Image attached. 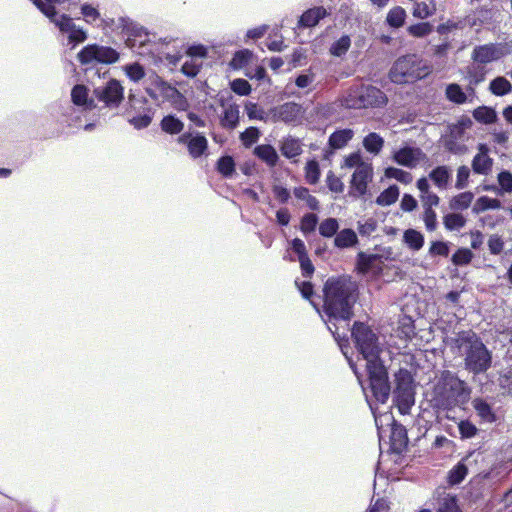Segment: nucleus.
Returning a JSON list of instances; mask_svg holds the SVG:
<instances>
[{"label": "nucleus", "instance_id": "nucleus-64", "mask_svg": "<svg viewBox=\"0 0 512 512\" xmlns=\"http://www.w3.org/2000/svg\"><path fill=\"white\" fill-rule=\"evenodd\" d=\"M498 182L504 192H512V173L502 171L498 174Z\"/></svg>", "mask_w": 512, "mask_h": 512}, {"label": "nucleus", "instance_id": "nucleus-43", "mask_svg": "<svg viewBox=\"0 0 512 512\" xmlns=\"http://www.w3.org/2000/svg\"><path fill=\"white\" fill-rule=\"evenodd\" d=\"M436 10L433 2H417L413 8V16L419 19H426L431 16Z\"/></svg>", "mask_w": 512, "mask_h": 512}, {"label": "nucleus", "instance_id": "nucleus-39", "mask_svg": "<svg viewBox=\"0 0 512 512\" xmlns=\"http://www.w3.org/2000/svg\"><path fill=\"white\" fill-rule=\"evenodd\" d=\"M473 117L481 123L490 124L496 121V112L489 107H478L473 112Z\"/></svg>", "mask_w": 512, "mask_h": 512}, {"label": "nucleus", "instance_id": "nucleus-4", "mask_svg": "<svg viewBox=\"0 0 512 512\" xmlns=\"http://www.w3.org/2000/svg\"><path fill=\"white\" fill-rule=\"evenodd\" d=\"M455 346L464 358L465 369L475 375L486 372L492 365V353L472 331H462L454 339Z\"/></svg>", "mask_w": 512, "mask_h": 512}, {"label": "nucleus", "instance_id": "nucleus-49", "mask_svg": "<svg viewBox=\"0 0 512 512\" xmlns=\"http://www.w3.org/2000/svg\"><path fill=\"white\" fill-rule=\"evenodd\" d=\"M396 388L395 390L413 389V379L407 370H399L395 375Z\"/></svg>", "mask_w": 512, "mask_h": 512}, {"label": "nucleus", "instance_id": "nucleus-22", "mask_svg": "<svg viewBox=\"0 0 512 512\" xmlns=\"http://www.w3.org/2000/svg\"><path fill=\"white\" fill-rule=\"evenodd\" d=\"M254 154L270 167L275 166L279 160V156L275 148L268 144L256 146L254 149Z\"/></svg>", "mask_w": 512, "mask_h": 512}, {"label": "nucleus", "instance_id": "nucleus-24", "mask_svg": "<svg viewBox=\"0 0 512 512\" xmlns=\"http://www.w3.org/2000/svg\"><path fill=\"white\" fill-rule=\"evenodd\" d=\"M208 148V141L205 136L196 134L188 141V151L191 157L198 158L202 156Z\"/></svg>", "mask_w": 512, "mask_h": 512}, {"label": "nucleus", "instance_id": "nucleus-20", "mask_svg": "<svg viewBox=\"0 0 512 512\" xmlns=\"http://www.w3.org/2000/svg\"><path fill=\"white\" fill-rule=\"evenodd\" d=\"M275 115L285 123H294L301 115V107L296 103H285L277 109Z\"/></svg>", "mask_w": 512, "mask_h": 512}, {"label": "nucleus", "instance_id": "nucleus-57", "mask_svg": "<svg viewBox=\"0 0 512 512\" xmlns=\"http://www.w3.org/2000/svg\"><path fill=\"white\" fill-rule=\"evenodd\" d=\"M231 89L238 95L246 96L251 92V85L245 79H235L231 82Z\"/></svg>", "mask_w": 512, "mask_h": 512}, {"label": "nucleus", "instance_id": "nucleus-38", "mask_svg": "<svg viewBox=\"0 0 512 512\" xmlns=\"http://www.w3.org/2000/svg\"><path fill=\"white\" fill-rule=\"evenodd\" d=\"M406 19V11L402 7H394L392 8L388 14H387V23L394 27L399 28L401 27Z\"/></svg>", "mask_w": 512, "mask_h": 512}, {"label": "nucleus", "instance_id": "nucleus-8", "mask_svg": "<svg viewBox=\"0 0 512 512\" xmlns=\"http://www.w3.org/2000/svg\"><path fill=\"white\" fill-rule=\"evenodd\" d=\"M512 53V41L490 43L474 47L471 59L473 62L486 65Z\"/></svg>", "mask_w": 512, "mask_h": 512}, {"label": "nucleus", "instance_id": "nucleus-18", "mask_svg": "<svg viewBox=\"0 0 512 512\" xmlns=\"http://www.w3.org/2000/svg\"><path fill=\"white\" fill-rule=\"evenodd\" d=\"M487 70L484 65L473 62L466 69V79L468 80L467 90L474 93V86L485 80Z\"/></svg>", "mask_w": 512, "mask_h": 512}, {"label": "nucleus", "instance_id": "nucleus-56", "mask_svg": "<svg viewBox=\"0 0 512 512\" xmlns=\"http://www.w3.org/2000/svg\"><path fill=\"white\" fill-rule=\"evenodd\" d=\"M458 429L461 435V438H472L477 434V427L468 420H462L458 423Z\"/></svg>", "mask_w": 512, "mask_h": 512}, {"label": "nucleus", "instance_id": "nucleus-9", "mask_svg": "<svg viewBox=\"0 0 512 512\" xmlns=\"http://www.w3.org/2000/svg\"><path fill=\"white\" fill-rule=\"evenodd\" d=\"M93 93L98 101L110 109L118 108L124 99V87L116 79H110L105 85L96 87Z\"/></svg>", "mask_w": 512, "mask_h": 512}, {"label": "nucleus", "instance_id": "nucleus-7", "mask_svg": "<svg viewBox=\"0 0 512 512\" xmlns=\"http://www.w3.org/2000/svg\"><path fill=\"white\" fill-rule=\"evenodd\" d=\"M118 59L119 53L115 49L98 44L87 45L78 53V60L83 65L93 63L113 64Z\"/></svg>", "mask_w": 512, "mask_h": 512}, {"label": "nucleus", "instance_id": "nucleus-29", "mask_svg": "<svg viewBox=\"0 0 512 512\" xmlns=\"http://www.w3.org/2000/svg\"><path fill=\"white\" fill-rule=\"evenodd\" d=\"M500 208L501 201L499 199L481 196L476 200L473 206V212L478 214L486 210H496Z\"/></svg>", "mask_w": 512, "mask_h": 512}, {"label": "nucleus", "instance_id": "nucleus-58", "mask_svg": "<svg viewBox=\"0 0 512 512\" xmlns=\"http://www.w3.org/2000/svg\"><path fill=\"white\" fill-rule=\"evenodd\" d=\"M245 110L249 119L253 120H264L265 119V111L261 109L256 103L247 102L245 105Z\"/></svg>", "mask_w": 512, "mask_h": 512}, {"label": "nucleus", "instance_id": "nucleus-47", "mask_svg": "<svg viewBox=\"0 0 512 512\" xmlns=\"http://www.w3.org/2000/svg\"><path fill=\"white\" fill-rule=\"evenodd\" d=\"M438 512H461L457 499L450 494L445 495L439 502Z\"/></svg>", "mask_w": 512, "mask_h": 512}, {"label": "nucleus", "instance_id": "nucleus-37", "mask_svg": "<svg viewBox=\"0 0 512 512\" xmlns=\"http://www.w3.org/2000/svg\"><path fill=\"white\" fill-rule=\"evenodd\" d=\"M511 83L502 76L496 77L490 83V91L497 96H503L511 92Z\"/></svg>", "mask_w": 512, "mask_h": 512}, {"label": "nucleus", "instance_id": "nucleus-52", "mask_svg": "<svg viewBox=\"0 0 512 512\" xmlns=\"http://www.w3.org/2000/svg\"><path fill=\"white\" fill-rule=\"evenodd\" d=\"M468 473L467 467L462 463H458L449 473V482L453 485L459 484Z\"/></svg>", "mask_w": 512, "mask_h": 512}, {"label": "nucleus", "instance_id": "nucleus-3", "mask_svg": "<svg viewBox=\"0 0 512 512\" xmlns=\"http://www.w3.org/2000/svg\"><path fill=\"white\" fill-rule=\"evenodd\" d=\"M471 389L451 371H443L435 383L431 403L438 412H445V417L451 419L449 411L466 404L470 398Z\"/></svg>", "mask_w": 512, "mask_h": 512}, {"label": "nucleus", "instance_id": "nucleus-10", "mask_svg": "<svg viewBox=\"0 0 512 512\" xmlns=\"http://www.w3.org/2000/svg\"><path fill=\"white\" fill-rule=\"evenodd\" d=\"M126 44L138 54L144 55L149 52L146 47L150 43L148 32L138 24H130L126 27Z\"/></svg>", "mask_w": 512, "mask_h": 512}, {"label": "nucleus", "instance_id": "nucleus-31", "mask_svg": "<svg viewBox=\"0 0 512 512\" xmlns=\"http://www.w3.org/2000/svg\"><path fill=\"white\" fill-rule=\"evenodd\" d=\"M364 148L375 155L379 154L384 146V139L377 133H369L363 140Z\"/></svg>", "mask_w": 512, "mask_h": 512}, {"label": "nucleus", "instance_id": "nucleus-19", "mask_svg": "<svg viewBox=\"0 0 512 512\" xmlns=\"http://www.w3.org/2000/svg\"><path fill=\"white\" fill-rule=\"evenodd\" d=\"M492 159L488 156L486 148L481 145L480 152L476 154L472 161L473 171L477 174L487 175L492 168Z\"/></svg>", "mask_w": 512, "mask_h": 512}, {"label": "nucleus", "instance_id": "nucleus-54", "mask_svg": "<svg viewBox=\"0 0 512 512\" xmlns=\"http://www.w3.org/2000/svg\"><path fill=\"white\" fill-rule=\"evenodd\" d=\"M318 217L316 214H305L301 219L300 229L303 233L313 232L317 226Z\"/></svg>", "mask_w": 512, "mask_h": 512}, {"label": "nucleus", "instance_id": "nucleus-25", "mask_svg": "<svg viewBox=\"0 0 512 512\" xmlns=\"http://www.w3.org/2000/svg\"><path fill=\"white\" fill-rule=\"evenodd\" d=\"M352 129H342L333 132L329 137V145L333 149H341L353 138Z\"/></svg>", "mask_w": 512, "mask_h": 512}, {"label": "nucleus", "instance_id": "nucleus-5", "mask_svg": "<svg viewBox=\"0 0 512 512\" xmlns=\"http://www.w3.org/2000/svg\"><path fill=\"white\" fill-rule=\"evenodd\" d=\"M431 72L430 66L416 55H406L399 58L390 70V79L397 84L413 82L422 79Z\"/></svg>", "mask_w": 512, "mask_h": 512}, {"label": "nucleus", "instance_id": "nucleus-53", "mask_svg": "<svg viewBox=\"0 0 512 512\" xmlns=\"http://www.w3.org/2000/svg\"><path fill=\"white\" fill-rule=\"evenodd\" d=\"M408 32L414 37H425L432 32V25L428 22L414 24L408 27Z\"/></svg>", "mask_w": 512, "mask_h": 512}, {"label": "nucleus", "instance_id": "nucleus-51", "mask_svg": "<svg viewBox=\"0 0 512 512\" xmlns=\"http://www.w3.org/2000/svg\"><path fill=\"white\" fill-rule=\"evenodd\" d=\"M251 58L252 53L249 50H241L234 54L230 64L234 69H240L246 66Z\"/></svg>", "mask_w": 512, "mask_h": 512}, {"label": "nucleus", "instance_id": "nucleus-48", "mask_svg": "<svg viewBox=\"0 0 512 512\" xmlns=\"http://www.w3.org/2000/svg\"><path fill=\"white\" fill-rule=\"evenodd\" d=\"M305 178L309 184H316L320 178L319 164L316 160H310L305 167Z\"/></svg>", "mask_w": 512, "mask_h": 512}, {"label": "nucleus", "instance_id": "nucleus-27", "mask_svg": "<svg viewBox=\"0 0 512 512\" xmlns=\"http://www.w3.org/2000/svg\"><path fill=\"white\" fill-rule=\"evenodd\" d=\"M325 15L326 10L323 7L310 9L300 17L299 24L304 27H313L320 19L324 18Z\"/></svg>", "mask_w": 512, "mask_h": 512}, {"label": "nucleus", "instance_id": "nucleus-26", "mask_svg": "<svg viewBox=\"0 0 512 512\" xmlns=\"http://www.w3.org/2000/svg\"><path fill=\"white\" fill-rule=\"evenodd\" d=\"M281 153L286 158H294L302 153V144L296 138L288 137L285 138L280 146Z\"/></svg>", "mask_w": 512, "mask_h": 512}, {"label": "nucleus", "instance_id": "nucleus-6", "mask_svg": "<svg viewBox=\"0 0 512 512\" xmlns=\"http://www.w3.org/2000/svg\"><path fill=\"white\" fill-rule=\"evenodd\" d=\"M387 96L378 88L361 85L350 88L343 98V105L349 109L378 108L387 104Z\"/></svg>", "mask_w": 512, "mask_h": 512}, {"label": "nucleus", "instance_id": "nucleus-61", "mask_svg": "<svg viewBox=\"0 0 512 512\" xmlns=\"http://www.w3.org/2000/svg\"><path fill=\"white\" fill-rule=\"evenodd\" d=\"M472 253L468 249H459L452 256V262L455 265H466L472 259Z\"/></svg>", "mask_w": 512, "mask_h": 512}, {"label": "nucleus", "instance_id": "nucleus-28", "mask_svg": "<svg viewBox=\"0 0 512 512\" xmlns=\"http://www.w3.org/2000/svg\"><path fill=\"white\" fill-rule=\"evenodd\" d=\"M403 241L410 249L418 251L424 245V236L415 229H407L403 234Z\"/></svg>", "mask_w": 512, "mask_h": 512}, {"label": "nucleus", "instance_id": "nucleus-55", "mask_svg": "<svg viewBox=\"0 0 512 512\" xmlns=\"http://www.w3.org/2000/svg\"><path fill=\"white\" fill-rule=\"evenodd\" d=\"M259 137L260 131L256 127H249L240 135V139L246 147L257 142Z\"/></svg>", "mask_w": 512, "mask_h": 512}, {"label": "nucleus", "instance_id": "nucleus-33", "mask_svg": "<svg viewBox=\"0 0 512 512\" xmlns=\"http://www.w3.org/2000/svg\"><path fill=\"white\" fill-rule=\"evenodd\" d=\"M399 194V188L396 185H391L380 193L376 203L380 206H389L397 201Z\"/></svg>", "mask_w": 512, "mask_h": 512}, {"label": "nucleus", "instance_id": "nucleus-1", "mask_svg": "<svg viewBox=\"0 0 512 512\" xmlns=\"http://www.w3.org/2000/svg\"><path fill=\"white\" fill-rule=\"evenodd\" d=\"M355 346L365 361L369 386L373 397L379 403H385L390 394L387 371L380 360L382 347L378 336L364 323L355 322L352 328Z\"/></svg>", "mask_w": 512, "mask_h": 512}, {"label": "nucleus", "instance_id": "nucleus-13", "mask_svg": "<svg viewBox=\"0 0 512 512\" xmlns=\"http://www.w3.org/2000/svg\"><path fill=\"white\" fill-rule=\"evenodd\" d=\"M52 22L60 29V31L69 34L68 38L70 42L82 43L87 38L86 32L83 29L76 27L72 19L67 15L63 14L60 15L59 18H53Z\"/></svg>", "mask_w": 512, "mask_h": 512}, {"label": "nucleus", "instance_id": "nucleus-60", "mask_svg": "<svg viewBox=\"0 0 512 512\" xmlns=\"http://www.w3.org/2000/svg\"><path fill=\"white\" fill-rule=\"evenodd\" d=\"M366 164H368V162L363 161L360 153L356 152V153H351L345 157L344 164L342 165V167L355 168V170H356L360 167V165H366Z\"/></svg>", "mask_w": 512, "mask_h": 512}, {"label": "nucleus", "instance_id": "nucleus-50", "mask_svg": "<svg viewBox=\"0 0 512 512\" xmlns=\"http://www.w3.org/2000/svg\"><path fill=\"white\" fill-rule=\"evenodd\" d=\"M338 228L339 224L335 218H327L321 222L319 226V233L323 237H332L336 234Z\"/></svg>", "mask_w": 512, "mask_h": 512}, {"label": "nucleus", "instance_id": "nucleus-36", "mask_svg": "<svg viewBox=\"0 0 512 512\" xmlns=\"http://www.w3.org/2000/svg\"><path fill=\"white\" fill-rule=\"evenodd\" d=\"M446 97L449 101L456 104H463L467 101V95L462 90L460 85L456 83L449 84L445 91Z\"/></svg>", "mask_w": 512, "mask_h": 512}, {"label": "nucleus", "instance_id": "nucleus-59", "mask_svg": "<svg viewBox=\"0 0 512 512\" xmlns=\"http://www.w3.org/2000/svg\"><path fill=\"white\" fill-rule=\"evenodd\" d=\"M377 222L376 220L369 218L358 222V231L362 236H370L372 233L376 231Z\"/></svg>", "mask_w": 512, "mask_h": 512}, {"label": "nucleus", "instance_id": "nucleus-11", "mask_svg": "<svg viewBox=\"0 0 512 512\" xmlns=\"http://www.w3.org/2000/svg\"><path fill=\"white\" fill-rule=\"evenodd\" d=\"M426 159V154L418 147H403L393 154V160L402 166L413 169Z\"/></svg>", "mask_w": 512, "mask_h": 512}, {"label": "nucleus", "instance_id": "nucleus-40", "mask_svg": "<svg viewBox=\"0 0 512 512\" xmlns=\"http://www.w3.org/2000/svg\"><path fill=\"white\" fill-rule=\"evenodd\" d=\"M473 198L474 195L471 192L460 193L451 200L450 207L455 210L467 209L472 203Z\"/></svg>", "mask_w": 512, "mask_h": 512}, {"label": "nucleus", "instance_id": "nucleus-2", "mask_svg": "<svg viewBox=\"0 0 512 512\" xmlns=\"http://www.w3.org/2000/svg\"><path fill=\"white\" fill-rule=\"evenodd\" d=\"M356 285L350 279L339 277L328 279L324 286L323 309L329 322L348 321L356 302Z\"/></svg>", "mask_w": 512, "mask_h": 512}, {"label": "nucleus", "instance_id": "nucleus-16", "mask_svg": "<svg viewBox=\"0 0 512 512\" xmlns=\"http://www.w3.org/2000/svg\"><path fill=\"white\" fill-rule=\"evenodd\" d=\"M71 100L73 104L87 110H91L96 106L93 98L89 97V89L82 84H77L72 88Z\"/></svg>", "mask_w": 512, "mask_h": 512}, {"label": "nucleus", "instance_id": "nucleus-35", "mask_svg": "<svg viewBox=\"0 0 512 512\" xmlns=\"http://www.w3.org/2000/svg\"><path fill=\"white\" fill-rule=\"evenodd\" d=\"M122 70L129 80L135 83H138L146 75L144 67L137 62L124 65Z\"/></svg>", "mask_w": 512, "mask_h": 512}, {"label": "nucleus", "instance_id": "nucleus-12", "mask_svg": "<svg viewBox=\"0 0 512 512\" xmlns=\"http://www.w3.org/2000/svg\"><path fill=\"white\" fill-rule=\"evenodd\" d=\"M373 168L370 163L360 165L352 175L351 188L354 195L363 196L367 191L368 183L372 180Z\"/></svg>", "mask_w": 512, "mask_h": 512}, {"label": "nucleus", "instance_id": "nucleus-23", "mask_svg": "<svg viewBox=\"0 0 512 512\" xmlns=\"http://www.w3.org/2000/svg\"><path fill=\"white\" fill-rule=\"evenodd\" d=\"M394 394L400 412L402 414L408 413L415 402L414 389L395 390Z\"/></svg>", "mask_w": 512, "mask_h": 512}, {"label": "nucleus", "instance_id": "nucleus-62", "mask_svg": "<svg viewBox=\"0 0 512 512\" xmlns=\"http://www.w3.org/2000/svg\"><path fill=\"white\" fill-rule=\"evenodd\" d=\"M470 170L467 166H460L457 170L456 184L457 189H463L468 185Z\"/></svg>", "mask_w": 512, "mask_h": 512}, {"label": "nucleus", "instance_id": "nucleus-45", "mask_svg": "<svg viewBox=\"0 0 512 512\" xmlns=\"http://www.w3.org/2000/svg\"><path fill=\"white\" fill-rule=\"evenodd\" d=\"M351 46L350 37L343 35L337 41H335L330 47V53L334 56L340 57L349 50Z\"/></svg>", "mask_w": 512, "mask_h": 512}, {"label": "nucleus", "instance_id": "nucleus-17", "mask_svg": "<svg viewBox=\"0 0 512 512\" xmlns=\"http://www.w3.org/2000/svg\"><path fill=\"white\" fill-rule=\"evenodd\" d=\"M472 407L482 422L494 423L497 421L498 417L496 412L492 406L483 398H474L472 400Z\"/></svg>", "mask_w": 512, "mask_h": 512}, {"label": "nucleus", "instance_id": "nucleus-14", "mask_svg": "<svg viewBox=\"0 0 512 512\" xmlns=\"http://www.w3.org/2000/svg\"><path fill=\"white\" fill-rule=\"evenodd\" d=\"M381 257L375 254H366L360 252L358 254L357 268L363 274L378 273L381 270Z\"/></svg>", "mask_w": 512, "mask_h": 512}, {"label": "nucleus", "instance_id": "nucleus-44", "mask_svg": "<svg viewBox=\"0 0 512 512\" xmlns=\"http://www.w3.org/2000/svg\"><path fill=\"white\" fill-rule=\"evenodd\" d=\"M293 193L296 198L304 200L311 210H317L319 208L318 200L309 193L307 188L297 187L294 189Z\"/></svg>", "mask_w": 512, "mask_h": 512}, {"label": "nucleus", "instance_id": "nucleus-15", "mask_svg": "<svg viewBox=\"0 0 512 512\" xmlns=\"http://www.w3.org/2000/svg\"><path fill=\"white\" fill-rule=\"evenodd\" d=\"M223 113L220 117V124L225 129H234L239 123L240 110L235 103L222 104Z\"/></svg>", "mask_w": 512, "mask_h": 512}, {"label": "nucleus", "instance_id": "nucleus-21", "mask_svg": "<svg viewBox=\"0 0 512 512\" xmlns=\"http://www.w3.org/2000/svg\"><path fill=\"white\" fill-rule=\"evenodd\" d=\"M452 177V171L448 166L442 165L429 173V178L439 189H446Z\"/></svg>", "mask_w": 512, "mask_h": 512}, {"label": "nucleus", "instance_id": "nucleus-46", "mask_svg": "<svg viewBox=\"0 0 512 512\" xmlns=\"http://www.w3.org/2000/svg\"><path fill=\"white\" fill-rule=\"evenodd\" d=\"M466 224V219L457 213H451L444 217V226L448 230H459Z\"/></svg>", "mask_w": 512, "mask_h": 512}, {"label": "nucleus", "instance_id": "nucleus-30", "mask_svg": "<svg viewBox=\"0 0 512 512\" xmlns=\"http://www.w3.org/2000/svg\"><path fill=\"white\" fill-rule=\"evenodd\" d=\"M334 243L338 248L352 247L357 243V235L352 229H343L336 235Z\"/></svg>", "mask_w": 512, "mask_h": 512}, {"label": "nucleus", "instance_id": "nucleus-32", "mask_svg": "<svg viewBox=\"0 0 512 512\" xmlns=\"http://www.w3.org/2000/svg\"><path fill=\"white\" fill-rule=\"evenodd\" d=\"M161 128L168 134H179L184 128V123L173 115H167L161 121Z\"/></svg>", "mask_w": 512, "mask_h": 512}, {"label": "nucleus", "instance_id": "nucleus-63", "mask_svg": "<svg viewBox=\"0 0 512 512\" xmlns=\"http://www.w3.org/2000/svg\"><path fill=\"white\" fill-rule=\"evenodd\" d=\"M423 221L428 231H434L437 228V216L433 209H424Z\"/></svg>", "mask_w": 512, "mask_h": 512}, {"label": "nucleus", "instance_id": "nucleus-34", "mask_svg": "<svg viewBox=\"0 0 512 512\" xmlns=\"http://www.w3.org/2000/svg\"><path fill=\"white\" fill-rule=\"evenodd\" d=\"M35 6L46 15L51 21L53 18H59L57 15L53 3L61 4L67 0H32Z\"/></svg>", "mask_w": 512, "mask_h": 512}, {"label": "nucleus", "instance_id": "nucleus-42", "mask_svg": "<svg viewBox=\"0 0 512 512\" xmlns=\"http://www.w3.org/2000/svg\"><path fill=\"white\" fill-rule=\"evenodd\" d=\"M217 170L218 172L229 178L235 172V162L231 156H223L217 162Z\"/></svg>", "mask_w": 512, "mask_h": 512}, {"label": "nucleus", "instance_id": "nucleus-41", "mask_svg": "<svg viewBox=\"0 0 512 512\" xmlns=\"http://www.w3.org/2000/svg\"><path fill=\"white\" fill-rule=\"evenodd\" d=\"M385 176L387 178L395 179L403 184H409L412 182V174L405 170L395 167H388L385 169Z\"/></svg>", "mask_w": 512, "mask_h": 512}]
</instances>
